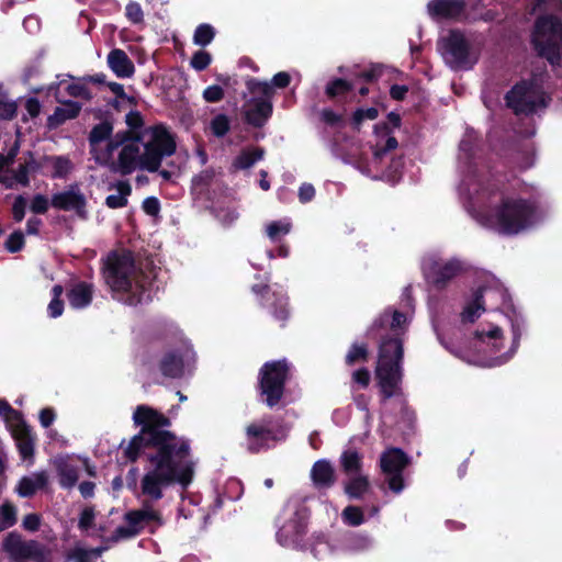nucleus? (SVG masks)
I'll return each mask as SVG.
<instances>
[{"mask_svg": "<svg viewBox=\"0 0 562 562\" xmlns=\"http://www.w3.org/2000/svg\"><path fill=\"white\" fill-rule=\"evenodd\" d=\"M133 420L142 429L130 441L126 456L132 461L144 456L148 462L139 482V496L145 502H157L172 483L187 487L194 474L189 442L166 430L169 419L147 405L136 407Z\"/></svg>", "mask_w": 562, "mask_h": 562, "instance_id": "f257e3e1", "label": "nucleus"}, {"mask_svg": "<svg viewBox=\"0 0 562 562\" xmlns=\"http://www.w3.org/2000/svg\"><path fill=\"white\" fill-rule=\"evenodd\" d=\"M113 126L101 122L89 134L90 154L94 161L110 171L128 176L137 170L155 172L165 157L176 151V140L170 131L159 124L138 133H117Z\"/></svg>", "mask_w": 562, "mask_h": 562, "instance_id": "f03ea898", "label": "nucleus"}, {"mask_svg": "<svg viewBox=\"0 0 562 562\" xmlns=\"http://www.w3.org/2000/svg\"><path fill=\"white\" fill-rule=\"evenodd\" d=\"M459 184V193L468 213L483 227L501 235H517L537 221L535 205L515 195H506L468 166Z\"/></svg>", "mask_w": 562, "mask_h": 562, "instance_id": "7ed1b4c3", "label": "nucleus"}, {"mask_svg": "<svg viewBox=\"0 0 562 562\" xmlns=\"http://www.w3.org/2000/svg\"><path fill=\"white\" fill-rule=\"evenodd\" d=\"M402 303L406 311L385 310L372 324L368 334L381 338L375 374L381 392L389 398L395 395L402 381L403 345L401 336L413 310L408 289L403 294Z\"/></svg>", "mask_w": 562, "mask_h": 562, "instance_id": "20e7f679", "label": "nucleus"}, {"mask_svg": "<svg viewBox=\"0 0 562 562\" xmlns=\"http://www.w3.org/2000/svg\"><path fill=\"white\" fill-rule=\"evenodd\" d=\"M103 277L113 296L128 305L148 302L153 296L149 274L136 268L130 251H116L108 256Z\"/></svg>", "mask_w": 562, "mask_h": 562, "instance_id": "39448f33", "label": "nucleus"}, {"mask_svg": "<svg viewBox=\"0 0 562 562\" xmlns=\"http://www.w3.org/2000/svg\"><path fill=\"white\" fill-rule=\"evenodd\" d=\"M512 327L510 337L504 334V327L490 321L476 326L472 333L471 347L483 358L477 361L483 367H496L506 363L516 353L521 336L522 321H506Z\"/></svg>", "mask_w": 562, "mask_h": 562, "instance_id": "423d86ee", "label": "nucleus"}, {"mask_svg": "<svg viewBox=\"0 0 562 562\" xmlns=\"http://www.w3.org/2000/svg\"><path fill=\"white\" fill-rule=\"evenodd\" d=\"M482 44L476 37L457 30L438 41V50L445 64L456 71L470 70L479 61Z\"/></svg>", "mask_w": 562, "mask_h": 562, "instance_id": "0eeeda50", "label": "nucleus"}, {"mask_svg": "<svg viewBox=\"0 0 562 562\" xmlns=\"http://www.w3.org/2000/svg\"><path fill=\"white\" fill-rule=\"evenodd\" d=\"M72 169L71 161L64 156H46L40 161H35L32 155L19 166L16 170L7 169L2 176V181L7 187L12 188L29 183V175L37 170L49 175L53 178H65Z\"/></svg>", "mask_w": 562, "mask_h": 562, "instance_id": "6e6552de", "label": "nucleus"}, {"mask_svg": "<svg viewBox=\"0 0 562 562\" xmlns=\"http://www.w3.org/2000/svg\"><path fill=\"white\" fill-rule=\"evenodd\" d=\"M531 42L540 56L551 64L558 63L562 57V21L553 15L538 18Z\"/></svg>", "mask_w": 562, "mask_h": 562, "instance_id": "1a4fd4ad", "label": "nucleus"}, {"mask_svg": "<svg viewBox=\"0 0 562 562\" xmlns=\"http://www.w3.org/2000/svg\"><path fill=\"white\" fill-rule=\"evenodd\" d=\"M288 429L273 418H262L250 423L245 430V446L250 452H259L274 447L285 439Z\"/></svg>", "mask_w": 562, "mask_h": 562, "instance_id": "9d476101", "label": "nucleus"}, {"mask_svg": "<svg viewBox=\"0 0 562 562\" xmlns=\"http://www.w3.org/2000/svg\"><path fill=\"white\" fill-rule=\"evenodd\" d=\"M307 513L299 504H288L280 517L277 539L283 547H295L306 530Z\"/></svg>", "mask_w": 562, "mask_h": 562, "instance_id": "9b49d317", "label": "nucleus"}, {"mask_svg": "<svg viewBox=\"0 0 562 562\" xmlns=\"http://www.w3.org/2000/svg\"><path fill=\"white\" fill-rule=\"evenodd\" d=\"M10 562H49V551L35 540H25L21 535L10 532L2 542Z\"/></svg>", "mask_w": 562, "mask_h": 562, "instance_id": "f8f14e48", "label": "nucleus"}, {"mask_svg": "<svg viewBox=\"0 0 562 562\" xmlns=\"http://www.w3.org/2000/svg\"><path fill=\"white\" fill-rule=\"evenodd\" d=\"M289 366L284 360L267 362L260 370V390L269 406L276 405L283 395Z\"/></svg>", "mask_w": 562, "mask_h": 562, "instance_id": "ddd939ff", "label": "nucleus"}, {"mask_svg": "<svg viewBox=\"0 0 562 562\" xmlns=\"http://www.w3.org/2000/svg\"><path fill=\"white\" fill-rule=\"evenodd\" d=\"M506 102L516 114H530L546 105V95L538 83L521 82L507 93Z\"/></svg>", "mask_w": 562, "mask_h": 562, "instance_id": "4468645a", "label": "nucleus"}, {"mask_svg": "<svg viewBox=\"0 0 562 562\" xmlns=\"http://www.w3.org/2000/svg\"><path fill=\"white\" fill-rule=\"evenodd\" d=\"M126 526H120L115 529L110 540L117 542L136 536L146 526L156 522L158 526L162 524L159 513L150 506H144L140 509L130 512L125 515Z\"/></svg>", "mask_w": 562, "mask_h": 562, "instance_id": "2eb2a0df", "label": "nucleus"}, {"mask_svg": "<svg viewBox=\"0 0 562 562\" xmlns=\"http://www.w3.org/2000/svg\"><path fill=\"white\" fill-rule=\"evenodd\" d=\"M380 462L383 473L387 476L389 487L400 493L404 488L402 472L408 462L406 454L400 449L392 448L381 456Z\"/></svg>", "mask_w": 562, "mask_h": 562, "instance_id": "dca6fc26", "label": "nucleus"}, {"mask_svg": "<svg viewBox=\"0 0 562 562\" xmlns=\"http://www.w3.org/2000/svg\"><path fill=\"white\" fill-rule=\"evenodd\" d=\"M423 270L429 282L443 286L463 270V265L457 259L442 261L427 258L423 261Z\"/></svg>", "mask_w": 562, "mask_h": 562, "instance_id": "f3484780", "label": "nucleus"}, {"mask_svg": "<svg viewBox=\"0 0 562 562\" xmlns=\"http://www.w3.org/2000/svg\"><path fill=\"white\" fill-rule=\"evenodd\" d=\"M48 91H54L55 98L58 102H61L63 91H66L67 95L72 98H80L85 100L92 98V94L87 86V79L85 77L74 78L70 75L57 76V82L52 83L48 88Z\"/></svg>", "mask_w": 562, "mask_h": 562, "instance_id": "a211bd4d", "label": "nucleus"}, {"mask_svg": "<svg viewBox=\"0 0 562 562\" xmlns=\"http://www.w3.org/2000/svg\"><path fill=\"white\" fill-rule=\"evenodd\" d=\"M52 205L55 209L75 212L79 216L85 215L86 196L78 184H71L66 190L52 196Z\"/></svg>", "mask_w": 562, "mask_h": 562, "instance_id": "6ab92c4d", "label": "nucleus"}, {"mask_svg": "<svg viewBox=\"0 0 562 562\" xmlns=\"http://www.w3.org/2000/svg\"><path fill=\"white\" fill-rule=\"evenodd\" d=\"M194 360V353L188 346L183 347L177 352L166 355L161 361L160 369L164 375L168 378H181L184 374L186 368Z\"/></svg>", "mask_w": 562, "mask_h": 562, "instance_id": "aec40b11", "label": "nucleus"}, {"mask_svg": "<svg viewBox=\"0 0 562 562\" xmlns=\"http://www.w3.org/2000/svg\"><path fill=\"white\" fill-rule=\"evenodd\" d=\"M475 295L480 297L485 308H505L509 302L506 289L496 280L479 289Z\"/></svg>", "mask_w": 562, "mask_h": 562, "instance_id": "412c9836", "label": "nucleus"}, {"mask_svg": "<svg viewBox=\"0 0 562 562\" xmlns=\"http://www.w3.org/2000/svg\"><path fill=\"white\" fill-rule=\"evenodd\" d=\"M49 483L47 471H36L22 476L15 485L14 491L20 497H32L37 492L43 491Z\"/></svg>", "mask_w": 562, "mask_h": 562, "instance_id": "4be33fe9", "label": "nucleus"}, {"mask_svg": "<svg viewBox=\"0 0 562 562\" xmlns=\"http://www.w3.org/2000/svg\"><path fill=\"white\" fill-rule=\"evenodd\" d=\"M54 467L59 477V484L64 488H71L79 479V465L77 461L67 456L58 457L54 460Z\"/></svg>", "mask_w": 562, "mask_h": 562, "instance_id": "5701e85b", "label": "nucleus"}, {"mask_svg": "<svg viewBox=\"0 0 562 562\" xmlns=\"http://www.w3.org/2000/svg\"><path fill=\"white\" fill-rule=\"evenodd\" d=\"M245 119L254 126H262L271 115L272 105L266 99H250L244 105Z\"/></svg>", "mask_w": 562, "mask_h": 562, "instance_id": "b1692460", "label": "nucleus"}, {"mask_svg": "<svg viewBox=\"0 0 562 562\" xmlns=\"http://www.w3.org/2000/svg\"><path fill=\"white\" fill-rule=\"evenodd\" d=\"M428 13L435 19L458 18L463 10L460 0H431L428 3Z\"/></svg>", "mask_w": 562, "mask_h": 562, "instance_id": "393cba45", "label": "nucleus"}, {"mask_svg": "<svg viewBox=\"0 0 562 562\" xmlns=\"http://www.w3.org/2000/svg\"><path fill=\"white\" fill-rule=\"evenodd\" d=\"M108 65L120 78H130L135 71L134 64L122 49H113L108 55Z\"/></svg>", "mask_w": 562, "mask_h": 562, "instance_id": "a878e982", "label": "nucleus"}, {"mask_svg": "<svg viewBox=\"0 0 562 562\" xmlns=\"http://www.w3.org/2000/svg\"><path fill=\"white\" fill-rule=\"evenodd\" d=\"M93 295V288L86 282H78L71 286L67 297L69 305L74 308H85L91 301Z\"/></svg>", "mask_w": 562, "mask_h": 562, "instance_id": "bb28decb", "label": "nucleus"}, {"mask_svg": "<svg viewBox=\"0 0 562 562\" xmlns=\"http://www.w3.org/2000/svg\"><path fill=\"white\" fill-rule=\"evenodd\" d=\"M61 105L57 106L52 115L48 116V125L49 127H57L60 124L65 123L68 120L75 119L81 106L77 102L68 101L60 102Z\"/></svg>", "mask_w": 562, "mask_h": 562, "instance_id": "cd10ccee", "label": "nucleus"}, {"mask_svg": "<svg viewBox=\"0 0 562 562\" xmlns=\"http://www.w3.org/2000/svg\"><path fill=\"white\" fill-rule=\"evenodd\" d=\"M110 189H113L115 192L106 196L105 205L110 209H121L126 206L128 196L132 193V187L128 181L120 180L112 184Z\"/></svg>", "mask_w": 562, "mask_h": 562, "instance_id": "c85d7f7f", "label": "nucleus"}, {"mask_svg": "<svg viewBox=\"0 0 562 562\" xmlns=\"http://www.w3.org/2000/svg\"><path fill=\"white\" fill-rule=\"evenodd\" d=\"M311 476L317 487H329L335 481L334 469L328 461L319 460L314 463Z\"/></svg>", "mask_w": 562, "mask_h": 562, "instance_id": "c756f323", "label": "nucleus"}, {"mask_svg": "<svg viewBox=\"0 0 562 562\" xmlns=\"http://www.w3.org/2000/svg\"><path fill=\"white\" fill-rule=\"evenodd\" d=\"M369 486L368 476L363 473L351 475L348 476V480L345 483V493L350 498L359 499L362 498L363 495L368 492Z\"/></svg>", "mask_w": 562, "mask_h": 562, "instance_id": "7c9ffc66", "label": "nucleus"}, {"mask_svg": "<svg viewBox=\"0 0 562 562\" xmlns=\"http://www.w3.org/2000/svg\"><path fill=\"white\" fill-rule=\"evenodd\" d=\"M373 546V539L366 533H351L344 539L342 550L350 553L369 550Z\"/></svg>", "mask_w": 562, "mask_h": 562, "instance_id": "2f4dec72", "label": "nucleus"}, {"mask_svg": "<svg viewBox=\"0 0 562 562\" xmlns=\"http://www.w3.org/2000/svg\"><path fill=\"white\" fill-rule=\"evenodd\" d=\"M291 229L292 221L289 217L271 221L265 225V233L272 243L279 241L281 238L286 236Z\"/></svg>", "mask_w": 562, "mask_h": 562, "instance_id": "473e14b6", "label": "nucleus"}, {"mask_svg": "<svg viewBox=\"0 0 562 562\" xmlns=\"http://www.w3.org/2000/svg\"><path fill=\"white\" fill-rule=\"evenodd\" d=\"M265 150L259 147L244 149L233 161V167L238 170H245L252 167L257 161L263 158Z\"/></svg>", "mask_w": 562, "mask_h": 562, "instance_id": "72a5a7b5", "label": "nucleus"}, {"mask_svg": "<svg viewBox=\"0 0 562 562\" xmlns=\"http://www.w3.org/2000/svg\"><path fill=\"white\" fill-rule=\"evenodd\" d=\"M485 306L481 302L480 297L473 294V297L465 302L462 312L460 314V319L463 325L474 323L485 311Z\"/></svg>", "mask_w": 562, "mask_h": 562, "instance_id": "f704fd0d", "label": "nucleus"}, {"mask_svg": "<svg viewBox=\"0 0 562 562\" xmlns=\"http://www.w3.org/2000/svg\"><path fill=\"white\" fill-rule=\"evenodd\" d=\"M340 463L347 476L362 474L361 456L352 449L344 451L340 457Z\"/></svg>", "mask_w": 562, "mask_h": 562, "instance_id": "c9c22d12", "label": "nucleus"}, {"mask_svg": "<svg viewBox=\"0 0 562 562\" xmlns=\"http://www.w3.org/2000/svg\"><path fill=\"white\" fill-rule=\"evenodd\" d=\"M108 548L109 547H100L92 550H86L81 547H76L68 554V559L74 562H102L100 559L101 554L108 550Z\"/></svg>", "mask_w": 562, "mask_h": 562, "instance_id": "e433bc0d", "label": "nucleus"}, {"mask_svg": "<svg viewBox=\"0 0 562 562\" xmlns=\"http://www.w3.org/2000/svg\"><path fill=\"white\" fill-rule=\"evenodd\" d=\"M342 521L352 527H357L362 525L366 520V512L361 507L358 506H347L341 513Z\"/></svg>", "mask_w": 562, "mask_h": 562, "instance_id": "4c0bfd02", "label": "nucleus"}, {"mask_svg": "<svg viewBox=\"0 0 562 562\" xmlns=\"http://www.w3.org/2000/svg\"><path fill=\"white\" fill-rule=\"evenodd\" d=\"M247 89L254 97L251 99H266L269 100L272 93L271 86L266 81H258L257 79H248L246 81Z\"/></svg>", "mask_w": 562, "mask_h": 562, "instance_id": "58836bf2", "label": "nucleus"}, {"mask_svg": "<svg viewBox=\"0 0 562 562\" xmlns=\"http://www.w3.org/2000/svg\"><path fill=\"white\" fill-rule=\"evenodd\" d=\"M214 36V27L210 24L203 23L195 29L193 34V43L198 46L204 47L213 41Z\"/></svg>", "mask_w": 562, "mask_h": 562, "instance_id": "ea45409f", "label": "nucleus"}, {"mask_svg": "<svg viewBox=\"0 0 562 562\" xmlns=\"http://www.w3.org/2000/svg\"><path fill=\"white\" fill-rule=\"evenodd\" d=\"M335 551L336 549L324 536L317 537L311 548L312 554L319 560L329 557Z\"/></svg>", "mask_w": 562, "mask_h": 562, "instance_id": "a19ab883", "label": "nucleus"}, {"mask_svg": "<svg viewBox=\"0 0 562 562\" xmlns=\"http://www.w3.org/2000/svg\"><path fill=\"white\" fill-rule=\"evenodd\" d=\"M231 127V120L225 114L215 115L210 122V130L216 137H223Z\"/></svg>", "mask_w": 562, "mask_h": 562, "instance_id": "79ce46f5", "label": "nucleus"}, {"mask_svg": "<svg viewBox=\"0 0 562 562\" xmlns=\"http://www.w3.org/2000/svg\"><path fill=\"white\" fill-rule=\"evenodd\" d=\"M52 293L53 299L48 304L47 311L50 317L56 318L59 317L64 311V303L60 300V296L63 294V286L59 284L54 285L52 289Z\"/></svg>", "mask_w": 562, "mask_h": 562, "instance_id": "37998d69", "label": "nucleus"}, {"mask_svg": "<svg viewBox=\"0 0 562 562\" xmlns=\"http://www.w3.org/2000/svg\"><path fill=\"white\" fill-rule=\"evenodd\" d=\"M368 357V347L366 344H353L346 356V362L349 366L366 361Z\"/></svg>", "mask_w": 562, "mask_h": 562, "instance_id": "c03bdc74", "label": "nucleus"}, {"mask_svg": "<svg viewBox=\"0 0 562 562\" xmlns=\"http://www.w3.org/2000/svg\"><path fill=\"white\" fill-rule=\"evenodd\" d=\"M16 509L13 505L5 503L0 507V529H5L15 524Z\"/></svg>", "mask_w": 562, "mask_h": 562, "instance_id": "a18cd8bd", "label": "nucleus"}, {"mask_svg": "<svg viewBox=\"0 0 562 562\" xmlns=\"http://www.w3.org/2000/svg\"><path fill=\"white\" fill-rule=\"evenodd\" d=\"M212 61V56L205 50H198L191 58L190 65L193 69L202 71L206 69Z\"/></svg>", "mask_w": 562, "mask_h": 562, "instance_id": "49530a36", "label": "nucleus"}, {"mask_svg": "<svg viewBox=\"0 0 562 562\" xmlns=\"http://www.w3.org/2000/svg\"><path fill=\"white\" fill-rule=\"evenodd\" d=\"M125 15L133 24H140L144 21V13L139 3L131 1L126 4Z\"/></svg>", "mask_w": 562, "mask_h": 562, "instance_id": "de8ad7c7", "label": "nucleus"}, {"mask_svg": "<svg viewBox=\"0 0 562 562\" xmlns=\"http://www.w3.org/2000/svg\"><path fill=\"white\" fill-rule=\"evenodd\" d=\"M351 89V86L342 79H335L330 81L326 87V94L334 98L342 94Z\"/></svg>", "mask_w": 562, "mask_h": 562, "instance_id": "09e8293b", "label": "nucleus"}, {"mask_svg": "<svg viewBox=\"0 0 562 562\" xmlns=\"http://www.w3.org/2000/svg\"><path fill=\"white\" fill-rule=\"evenodd\" d=\"M5 248L10 252L20 251L24 246V235L22 232L16 231L13 232L7 239L4 244Z\"/></svg>", "mask_w": 562, "mask_h": 562, "instance_id": "8fccbe9b", "label": "nucleus"}, {"mask_svg": "<svg viewBox=\"0 0 562 562\" xmlns=\"http://www.w3.org/2000/svg\"><path fill=\"white\" fill-rule=\"evenodd\" d=\"M18 448L23 460L32 459L34 453V445L31 438H20L18 441Z\"/></svg>", "mask_w": 562, "mask_h": 562, "instance_id": "3c124183", "label": "nucleus"}, {"mask_svg": "<svg viewBox=\"0 0 562 562\" xmlns=\"http://www.w3.org/2000/svg\"><path fill=\"white\" fill-rule=\"evenodd\" d=\"M378 116L375 108L359 109L353 114V123L359 126L364 120H374Z\"/></svg>", "mask_w": 562, "mask_h": 562, "instance_id": "603ef678", "label": "nucleus"}, {"mask_svg": "<svg viewBox=\"0 0 562 562\" xmlns=\"http://www.w3.org/2000/svg\"><path fill=\"white\" fill-rule=\"evenodd\" d=\"M26 209V200L23 195L15 198L12 205V215L15 222H21L24 218Z\"/></svg>", "mask_w": 562, "mask_h": 562, "instance_id": "864d4df0", "label": "nucleus"}, {"mask_svg": "<svg viewBox=\"0 0 562 562\" xmlns=\"http://www.w3.org/2000/svg\"><path fill=\"white\" fill-rule=\"evenodd\" d=\"M216 217L225 225H231L238 218V213L234 207L220 209L216 211Z\"/></svg>", "mask_w": 562, "mask_h": 562, "instance_id": "5fc2aeb1", "label": "nucleus"}, {"mask_svg": "<svg viewBox=\"0 0 562 562\" xmlns=\"http://www.w3.org/2000/svg\"><path fill=\"white\" fill-rule=\"evenodd\" d=\"M49 201L42 194H36L31 202V211L36 214H43L48 210Z\"/></svg>", "mask_w": 562, "mask_h": 562, "instance_id": "6e6d98bb", "label": "nucleus"}, {"mask_svg": "<svg viewBox=\"0 0 562 562\" xmlns=\"http://www.w3.org/2000/svg\"><path fill=\"white\" fill-rule=\"evenodd\" d=\"M224 97V90L220 86H210L203 91V98L206 102H218Z\"/></svg>", "mask_w": 562, "mask_h": 562, "instance_id": "4d7b16f0", "label": "nucleus"}, {"mask_svg": "<svg viewBox=\"0 0 562 562\" xmlns=\"http://www.w3.org/2000/svg\"><path fill=\"white\" fill-rule=\"evenodd\" d=\"M94 520V510L92 508H85L80 515L79 528L83 531L89 530Z\"/></svg>", "mask_w": 562, "mask_h": 562, "instance_id": "13d9d810", "label": "nucleus"}, {"mask_svg": "<svg viewBox=\"0 0 562 562\" xmlns=\"http://www.w3.org/2000/svg\"><path fill=\"white\" fill-rule=\"evenodd\" d=\"M143 210L146 214H148L150 216L158 215V213L160 211L159 201L154 196L146 198L143 202Z\"/></svg>", "mask_w": 562, "mask_h": 562, "instance_id": "bf43d9fd", "label": "nucleus"}, {"mask_svg": "<svg viewBox=\"0 0 562 562\" xmlns=\"http://www.w3.org/2000/svg\"><path fill=\"white\" fill-rule=\"evenodd\" d=\"M315 196V189L311 183H303L299 189V199L302 203L312 201Z\"/></svg>", "mask_w": 562, "mask_h": 562, "instance_id": "052dcab7", "label": "nucleus"}, {"mask_svg": "<svg viewBox=\"0 0 562 562\" xmlns=\"http://www.w3.org/2000/svg\"><path fill=\"white\" fill-rule=\"evenodd\" d=\"M276 304L278 305V310L273 312V315L279 321H284L288 316L286 310V299L284 295H278L276 299Z\"/></svg>", "mask_w": 562, "mask_h": 562, "instance_id": "680f3d73", "label": "nucleus"}, {"mask_svg": "<svg viewBox=\"0 0 562 562\" xmlns=\"http://www.w3.org/2000/svg\"><path fill=\"white\" fill-rule=\"evenodd\" d=\"M41 519L36 514H29L23 518L22 526L29 531H36L40 527Z\"/></svg>", "mask_w": 562, "mask_h": 562, "instance_id": "e2e57ef3", "label": "nucleus"}, {"mask_svg": "<svg viewBox=\"0 0 562 562\" xmlns=\"http://www.w3.org/2000/svg\"><path fill=\"white\" fill-rule=\"evenodd\" d=\"M55 413L52 408H43L40 412V423L44 428L49 427L55 420Z\"/></svg>", "mask_w": 562, "mask_h": 562, "instance_id": "0e129e2a", "label": "nucleus"}, {"mask_svg": "<svg viewBox=\"0 0 562 562\" xmlns=\"http://www.w3.org/2000/svg\"><path fill=\"white\" fill-rule=\"evenodd\" d=\"M25 110L30 117H36L41 112V103L35 98L25 101Z\"/></svg>", "mask_w": 562, "mask_h": 562, "instance_id": "69168bd1", "label": "nucleus"}, {"mask_svg": "<svg viewBox=\"0 0 562 562\" xmlns=\"http://www.w3.org/2000/svg\"><path fill=\"white\" fill-rule=\"evenodd\" d=\"M16 111V106L13 102L0 101V119H11Z\"/></svg>", "mask_w": 562, "mask_h": 562, "instance_id": "338daca9", "label": "nucleus"}, {"mask_svg": "<svg viewBox=\"0 0 562 562\" xmlns=\"http://www.w3.org/2000/svg\"><path fill=\"white\" fill-rule=\"evenodd\" d=\"M536 7L544 10H562V0H537Z\"/></svg>", "mask_w": 562, "mask_h": 562, "instance_id": "774afa93", "label": "nucleus"}]
</instances>
